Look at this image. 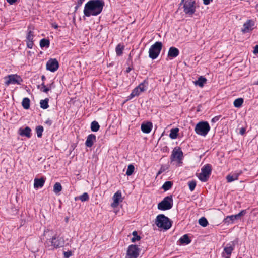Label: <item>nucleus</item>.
Instances as JSON below:
<instances>
[{
    "mask_svg": "<svg viewBox=\"0 0 258 258\" xmlns=\"http://www.w3.org/2000/svg\"><path fill=\"white\" fill-rule=\"evenodd\" d=\"M105 3L103 0H90L85 4L83 11L84 17L96 16L102 11Z\"/></svg>",
    "mask_w": 258,
    "mask_h": 258,
    "instance_id": "obj_1",
    "label": "nucleus"
},
{
    "mask_svg": "<svg viewBox=\"0 0 258 258\" xmlns=\"http://www.w3.org/2000/svg\"><path fill=\"white\" fill-rule=\"evenodd\" d=\"M64 244L63 238L55 235L52 238L48 239L44 242L45 247L48 250H53L63 247Z\"/></svg>",
    "mask_w": 258,
    "mask_h": 258,
    "instance_id": "obj_2",
    "label": "nucleus"
},
{
    "mask_svg": "<svg viewBox=\"0 0 258 258\" xmlns=\"http://www.w3.org/2000/svg\"><path fill=\"white\" fill-rule=\"evenodd\" d=\"M155 224L159 228L168 230L172 226V221L164 214H159L156 217Z\"/></svg>",
    "mask_w": 258,
    "mask_h": 258,
    "instance_id": "obj_3",
    "label": "nucleus"
},
{
    "mask_svg": "<svg viewBox=\"0 0 258 258\" xmlns=\"http://www.w3.org/2000/svg\"><path fill=\"white\" fill-rule=\"evenodd\" d=\"M180 5H183L184 12L188 15H192L196 12L195 0H181Z\"/></svg>",
    "mask_w": 258,
    "mask_h": 258,
    "instance_id": "obj_4",
    "label": "nucleus"
},
{
    "mask_svg": "<svg viewBox=\"0 0 258 258\" xmlns=\"http://www.w3.org/2000/svg\"><path fill=\"white\" fill-rule=\"evenodd\" d=\"M210 130V126L207 121H200L198 123L195 128L197 134L205 137Z\"/></svg>",
    "mask_w": 258,
    "mask_h": 258,
    "instance_id": "obj_5",
    "label": "nucleus"
},
{
    "mask_svg": "<svg viewBox=\"0 0 258 258\" xmlns=\"http://www.w3.org/2000/svg\"><path fill=\"white\" fill-rule=\"evenodd\" d=\"M162 48V42L159 41L156 42L149 48V57L152 59L157 58L161 51Z\"/></svg>",
    "mask_w": 258,
    "mask_h": 258,
    "instance_id": "obj_6",
    "label": "nucleus"
},
{
    "mask_svg": "<svg viewBox=\"0 0 258 258\" xmlns=\"http://www.w3.org/2000/svg\"><path fill=\"white\" fill-rule=\"evenodd\" d=\"M212 172V166L209 164L204 165L201 169V172L198 176L200 180L206 182L208 180Z\"/></svg>",
    "mask_w": 258,
    "mask_h": 258,
    "instance_id": "obj_7",
    "label": "nucleus"
},
{
    "mask_svg": "<svg viewBox=\"0 0 258 258\" xmlns=\"http://www.w3.org/2000/svg\"><path fill=\"white\" fill-rule=\"evenodd\" d=\"M173 201L171 195L165 197L163 200L158 203V209L165 211L169 210L173 207Z\"/></svg>",
    "mask_w": 258,
    "mask_h": 258,
    "instance_id": "obj_8",
    "label": "nucleus"
},
{
    "mask_svg": "<svg viewBox=\"0 0 258 258\" xmlns=\"http://www.w3.org/2000/svg\"><path fill=\"white\" fill-rule=\"evenodd\" d=\"M183 158V154L181 149L179 147L174 148L170 157L171 162L177 161L178 163H180L182 162Z\"/></svg>",
    "mask_w": 258,
    "mask_h": 258,
    "instance_id": "obj_9",
    "label": "nucleus"
},
{
    "mask_svg": "<svg viewBox=\"0 0 258 258\" xmlns=\"http://www.w3.org/2000/svg\"><path fill=\"white\" fill-rule=\"evenodd\" d=\"M5 85L9 86L10 84H21V83L23 81L20 76L17 74L9 75L5 77Z\"/></svg>",
    "mask_w": 258,
    "mask_h": 258,
    "instance_id": "obj_10",
    "label": "nucleus"
},
{
    "mask_svg": "<svg viewBox=\"0 0 258 258\" xmlns=\"http://www.w3.org/2000/svg\"><path fill=\"white\" fill-rule=\"evenodd\" d=\"M140 251L136 245L132 244L128 247L126 258H137Z\"/></svg>",
    "mask_w": 258,
    "mask_h": 258,
    "instance_id": "obj_11",
    "label": "nucleus"
},
{
    "mask_svg": "<svg viewBox=\"0 0 258 258\" xmlns=\"http://www.w3.org/2000/svg\"><path fill=\"white\" fill-rule=\"evenodd\" d=\"M246 213V210H243L237 214L227 216L224 219V222L225 223H227L228 224L232 223L234 220L240 219L241 217L244 216Z\"/></svg>",
    "mask_w": 258,
    "mask_h": 258,
    "instance_id": "obj_12",
    "label": "nucleus"
},
{
    "mask_svg": "<svg viewBox=\"0 0 258 258\" xmlns=\"http://www.w3.org/2000/svg\"><path fill=\"white\" fill-rule=\"evenodd\" d=\"M59 67V63L56 59L51 58L46 63V69L52 72L56 71Z\"/></svg>",
    "mask_w": 258,
    "mask_h": 258,
    "instance_id": "obj_13",
    "label": "nucleus"
},
{
    "mask_svg": "<svg viewBox=\"0 0 258 258\" xmlns=\"http://www.w3.org/2000/svg\"><path fill=\"white\" fill-rule=\"evenodd\" d=\"M254 22L252 20L246 21L243 25L241 31L243 33H246L251 31L253 29Z\"/></svg>",
    "mask_w": 258,
    "mask_h": 258,
    "instance_id": "obj_14",
    "label": "nucleus"
},
{
    "mask_svg": "<svg viewBox=\"0 0 258 258\" xmlns=\"http://www.w3.org/2000/svg\"><path fill=\"white\" fill-rule=\"evenodd\" d=\"M34 37V32L31 30H28V32L26 36V43L27 47L29 48H32L34 43L33 39Z\"/></svg>",
    "mask_w": 258,
    "mask_h": 258,
    "instance_id": "obj_15",
    "label": "nucleus"
},
{
    "mask_svg": "<svg viewBox=\"0 0 258 258\" xmlns=\"http://www.w3.org/2000/svg\"><path fill=\"white\" fill-rule=\"evenodd\" d=\"M234 249V245L230 243L226 245V247L224 248V251L222 253V256H225V258H230V256Z\"/></svg>",
    "mask_w": 258,
    "mask_h": 258,
    "instance_id": "obj_16",
    "label": "nucleus"
},
{
    "mask_svg": "<svg viewBox=\"0 0 258 258\" xmlns=\"http://www.w3.org/2000/svg\"><path fill=\"white\" fill-rule=\"evenodd\" d=\"M153 125L151 122H143L141 126V131L145 134H149L151 131Z\"/></svg>",
    "mask_w": 258,
    "mask_h": 258,
    "instance_id": "obj_17",
    "label": "nucleus"
},
{
    "mask_svg": "<svg viewBox=\"0 0 258 258\" xmlns=\"http://www.w3.org/2000/svg\"><path fill=\"white\" fill-rule=\"evenodd\" d=\"M121 192L120 190H118L114 194L113 197V202L111 204L112 207H116L119 204L120 201H121Z\"/></svg>",
    "mask_w": 258,
    "mask_h": 258,
    "instance_id": "obj_18",
    "label": "nucleus"
},
{
    "mask_svg": "<svg viewBox=\"0 0 258 258\" xmlns=\"http://www.w3.org/2000/svg\"><path fill=\"white\" fill-rule=\"evenodd\" d=\"M242 173V171H239L238 172H235L234 173L228 174L226 176V179L228 182H231L236 180L238 179V178L239 175H240Z\"/></svg>",
    "mask_w": 258,
    "mask_h": 258,
    "instance_id": "obj_19",
    "label": "nucleus"
},
{
    "mask_svg": "<svg viewBox=\"0 0 258 258\" xmlns=\"http://www.w3.org/2000/svg\"><path fill=\"white\" fill-rule=\"evenodd\" d=\"M96 137L94 134H90L87 137L86 141L85 142V145L87 147H91L95 142H96Z\"/></svg>",
    "mask_w": 258,
    "mask_h": 258,
    "instance_id": "obj_20",
    "label": "nucleus"
},
{
    "mask_svg": "<svg viewBox=\"0 0 258 258\" xmlns=\"http://www.w3.org/2000/svg\"><path fill=\"white\" fill-rule=\"evenodd\" d=\"M179 54V51L177 48L171 47L168 52V57H169L170 59H172L178 56Z\"/></svg>",
    "mask_w": 258,
    "mask_h": 258,
    "instance_id": "obj_21",
    "label": "nucleus"
},
{
    "mask_svg": "<svg viewBox=\"0 0 258 258\" xmlns=\"http://www.w3.org/2000/svg\"><path fill=\"white\" fill-rule=\"evenodd\" d=\"M45 181V178L44 177H41L40 178H35L34 179V188H41L43 186Z\"/></svg>",
    "mask_w": 258,
    "mask_h": 258,
    "instance_id": "obj_22",
    "label": "nucleus"
},
{
    "mask_svg": "<svg viewBox=\"0 0 258 258\" xmlns=\"http://www.w3.org/2000/svg\"><path fill=\"white\" fill-rule=\"evenodd\" d=\"M19 131L20 132V134L21 136H26V137H27L28 138H30L31 137V128L29 127L26 126L24 129L20 128Z\"/></svg>",
    "mask_w": 258,
    "mask_h": 258,
    "instance_id": "obj_23",
    "label": "nucleus"
},
{
    "mask_svg": "<svg viewBox=\"0 0 258 258\" xmlns=\"http://www.w3.org/2000/svg\"><path fill=\"white\" fill-rule=\"evenodd\" d=\"M179 241L180 244L182 245H187L189 244L191 241L188 234H184V235H183L182 237H180Z\"/></svg>",
    "mask_w": 258,
    "mask_h": 258,
    "instance_id": "obj_24",
    "label": "nucleus"
},
{
    "mask_svg": "<svg viewBox=\"0 0 258 258\" xmlns=\"http://www.w3.org/2000/svg\"><path fill=\"white\" fill-rule=\"evenodd\" d=\"M206 82L207 79L206 78L203 76H200L198 78V80L195 82V84L196 85L199 86L200 87H203L204 85V84L206 83Z\"/></svg>",
    "mask_w": 258,
    "mask_h": 258,
    "instance_id": "obj_25",
    "label": "nucleus"
},
{
    "mask_svg": "<svg viewBox=\"0 0 258 258\" xmlns=\"http://www.w3.org/2000/svg\"><path fill=\"white\" fill-rule=\"evenodd\" d=\"M148 85V81L147 80H145L143 82L140 83L137 87L140 90V92H143L145 91L147 89Z\"/></svg>",
    "mask_w": 258,
    "mask_h": 258,
    "instance_id": "obj_26",
    "label": "nucleus"
},
{
    "mask_svg": "<svg viewBox=\"0 0 258 258\" xmlns=\"http://www.w3.org/2000/svg\"><path fill=\"white\" fill-rule=\"evenodd\" d=\"M179 129L178 128H172L170 130L169 137L172 139H176L178 136Z\"/></svg>",
    "mask_w": 258,
    "mask_h": 258,
    "instance_id": "obj_27",
    "label": "nucleus"
},
{
    "mask_svg": "<svg viewBox=\"0 0 258 258\" xmlns=\"http://www.w3.org/2000/svg\"><path fill=\"white\" fill-rule=\"evenodd\" d=\"M30 100L29 98L27 97L24 98L22 102L23 107L25 109H28L30 108Z\"/></svg>",
    "mask_w": 258,
    "mask_h": 258,
    "instance_id": "obj_28",
    "label": "nucleus"
},
{
    "mask_svg": "<svg viewBox=\"0 0 258 258\" xmlns=\"http://www.w3.org/2000/svg\"><path fill=\"white\" fill-rule=\"evenodd\" d=\"M124 49V46L121 45V44H118L115 48V51L116 53L117 56H121L123 53V50Z\"/></svg>",
    "mask_w": 258,
    "mask_h": 258,
    "instance_id": "obj_29",
    "label": "nucleus"
},
{
    "mask_svg": "<svg viewBox=\"0 0 258 258\" xmlns=\"http://www.w3.org/2000/svg\"><path fill=\"white\" fill-rule=\"evenodd\" d=\"M48 101V98H45L44 100H41L40 102L41 108H42L43 109H46L48 108L49 107Z\"/></svg>",
    "mask_w": 258,
    "mask_h": 258,
    "instance_id": "obj_30",
    "label": "nucleus"
},
{
    "mask_svg": "<svg viewBox=\"0 0 258 258\" xmlns=\"http://www.w3.org/2000/svg\"><path fill=\"white\" fill-rule=\"evenodd\" d=\"M50 45V41L48 39L43 38L40 41V46L41 48H48Z\"/></svg>",
    "mask_w": 258,
    "mask_h": 258,
    "instance_id": "obj_31",
    "label": "nucleus"
},
{
    "mask_svg": "<svg viewBox=\"0 0 258 258\" xmlns=\"http://www.w3.org/2000/svg\"><path fill=\"white\" fill-rule=\"evenodd\" d=\"M77 199H79L82 202H85L89 200V197L87 192H84L79 197L75 198V200H77Z\"/></svg>",
    "mask_w": 258,
    "mask_h": 258,
    "instance_id": "obj_32",
    "label": "nucleus"
},
{
    "mask_svg": "<svg viewBox=\"0 0 258 258\" xmlns=\"http://www.w3.org/2000/svg\"><path fill=\"white\" fill-rule=\"evenodd\" d=\"M100 125L98 122L93 121L91 124V130L92 132H97L99 130Z\"/></svg>",
    "mask_w": 258,
    "mask_h": 258,
    "instance_id": "obj_33",
    "label": "nucleus"
},
{
    "mask_svg": "<svg viewBox=\"0 0 258 258\" xmlns=\"http://www.w3.org/2000/svg\"><path fill=\"white\" fill-rule=\"evenodd\" d=\"M244 102L243 99L242 98H238L235 99L234 101L233 104L235 107H240Z\"/></svg>",
    "mask_w": 258,
    "mask_h": 258,
    "instance_id": "obj_34",
    "label": "nucleus"
},
{
    "mask_svg": "<svg viewBox=\"0 0 258 258\" xmlns=\"http://www.w3.org/2000/svg\"><path fill=\"white\" fill-rule=\"evenodd\" d=\"M173 185V182L172 181H166L162 185V188L164 191H167L169 190Z\"/></svg>",
    "mask_w": 258,
    "mask_h": 258,
    "instance_id": "obj_35",
    "label": "nucleus"
},
{
    "mask_svg": "<svg viewBox=\"0 0 258 258\" xmlns=\"http://www.w3.org/2000/svg\"><path fill=\"white\" fill-rule=\"evenodd\" d=\"M62 190V186L59 182H56L54 185L53 191L55 194H57Z\"/></svg>",
    "mask_w": 258,
    "mask_h": 258,
    "instance_id": "obj_36",
    "label": "nucleus"
},
{
    "mask_svg": "<svg viewBox=\"0 0 258 258\" xmlns=\"http://www.w3.org/2000/svg\"><path fill=\"white\" fill-rule=\"evenodd\" d=\"M199 224L202 227H206L208 224V220L204 217H201L199 220Z\"/></svg>",
    "mask_w": 258,
    "mask_h": 258,
    "instance_id": "obj_37",
    "label": "nucleus"
},
{
    "mask_svg": "<svg viewBox=\"0 0 258 258\" xmlns=\"http://www.w3.org/2000/svg\"><path fill=\"white\" fill-rule=\"evenodd\" d=\"M43 130V127L41 125L37 126L36 127V132L37 133V136L38 138H41L42 137Z\"/></svg>",
    "mask_w": 258,
    "mask_h": 258,
    "instance_id": "obj_38",
    "label": "nucleus"
},
{
    "mask_svg": "<svg viewBox=\"0 0 258 258\" xmlns=\"http://www.w3.org/2000/svg\"><path fill=\"white\" fill-rule=\"evenodd\" d=\"M132 235L133 236V237L131 239V241L132 242H135L136 241L140 240L141 237L138 235V233L136 231H133L132 233Z\"/></svg>",
    "mask_w": 258,
    "mask_h": 258,
    "instance_id": "obj_39",
    "label": "nucleus"
},
{
    "mask_svg": "<svg viewBox=\"0 0 258 258\" xmlns=\"http://www.w3.org/2000/svg\"><path fill=\"white\" fill-rule=\"evenodd\" d=\"M134 169H135V167H134V165L132 164H130L127 167L126 174L127 176L131 175L133 173V172L134 171Z\"/></svg>",
    "mask_w": 258,
    "mask_h": 258,
    "instance_id": "obj_40",
    "label": "nucleus"
},
{
    "mask_svg": "<svg viewBox=\"0 0 258 258\" xmlns=\"http://www.w3.org/2000/svg\"><path fill=\"white\" fill-rule=\"evenodd\" d=\"M189 189L192 191L194 190L196 186V181L195 180H191L188 183Z\"/></svg>",
    "mask_w": 258,
    "mask_h": 258,
    "instance_id": "obj_41",
    "label": "nucleus"
},
{
    "mask_svg": "<svg viewBox=\"0 0 258 258\" xmlns=\"http://www.w3.org/2000/svg\"><path fill=\"white\" fill-rule=\"evenodd\" d=\"M168 169V167L165 165H162L160 170L158 171L157 173V176L161 174L162 173L164 172L166 170Z\"/></svg>",
    "mask_w": 258,
    "mask_h": 258,
    "instance_id": "obj_42",
    "label": "nucleus"
},
{
    "mask_svg": "<svg viewBox=\"0 0 258 258\" xmlns=\"http://www.w3.org/2000/svg\"><path fill=\"white\" fill-rule=\"evenodd\" d=\"M132 92H133L134 95H135L136 96H139L140 94V93H142L141 92H140V90L137 87L134 89Z\"/></svg>",
    "mask_w": 258,
    "mask_h": 258,
    "instance_id": "obj_43",
    "label": "nucleus"
},
{
    "mask_svg": "<svg viewBox=\"0 0 258 258\" xmlns=\"http://www.w3.org/2000/svg\"><path fill=\"white\" fill-rule=\"evenodd\" d=\"M63 255L64 258H69L72 255V252L70 251H64Z\"/></svg>",
    "mask_w": 258,
    "mask_h": 258,
    "instance_id": "obj_44",
    "label": "nucleus"
},
{
    "mask_svg": "<svg viewBox=\"0 0 258 258\" xmlns=\"http://www.w3.org/2000/svg\"><path fill=\"white\" fill-rule=\"evenodd\" d=\"M220 115L215 116L214 118L212 119L211 122L213 123H215L218 121L220 119Z\"/></svg>",
    "mask_w": 258,
    "mask_h": 258,
    "instance_id": "obj_45",
    "label": "nucleus"
},
{
    "mask_svg": "<svg viewBox=\"0 0 258 258\" xmlns=\"http://www.w3.org/2000/svg\"><path fill=\"white\" fill-rule=\"evenodd\" d=\"M45 123L46 124H47L48 126H50L52 124V120L50 119V118H48L45 121Z\"/></svg>",
    "mask_w": 258,
    "mask_h": 258,
    "instance_id": "obj_46",
    "label": "nucleus"
},
{
    "mask_svg": "<svg viewBox=\"0 0 258 258\" xmlns=\"http://www.w3.org/2000/svg\"><path fill=\"white\" fill-rule=\"evenodd\" d=\"M40 90L42 92L47 93L49 91V89H48V88L47 87V86H45L44 87H41Z\"/></svg>",
    "mask_w": 258,
    "mask_h": 258,
    "instance_id": "obj_47",
    "label": "nucleus"
},
{
    "mask_svg": "<svg viewBox=\"0 0 258 258\" xmlns=\"http://www.w3.org/2000/svg\"><path fill=\"white\" fill-rule=\"evenodd\" d=\"M246 129L245 127H241L239 131V134L243 135L245 133Z\"/></svg>",
    "mask_w": 258,
    "mask_h": 258,
    "instance_id": "obj_48",
    "label": "nucleus"
},
{
    "mask_svg": "<svg viewBox=\"0 0 258 258\" xmlns=\"http://www.w3.org/2000/svg\"><path fill=\"white\" fill-rule=\"evenodd\" d=\"M203 4L205 5H209L211 2H212L213 0H203Z\"/></svg>",
    "mask_w": 258,
    "mask_h": 258,
    "instance_id": "obj_49",
    "label": "nucleus"
},
{
    "mask_svg": "<svg viewBox=\"0 0 258 258\" xmlns=\"http://www.w3.org/2000/svg\"><path fill=\"white\" fill-rule=\"evenodd\" d=\"M7 2L10 4V5H13L15 2H17V0H6Z\"/></svg>",
    "mask_w": 258,
    "mask_h": 258,
    "instance_id": "obj_50",
    "label": "nucleus"
},
{
    "mask_svg": "<svg viewBox=\"0 0 258 258\" xmlns=\"http://www.w3.org/2000/svg\"><path fill=\"white\" fill-rule=\"evenodd\" d=\"M253 53H255V54H258V45H256L254 47V50H253Z\"/></svg>",
    "mask_w": 258,
    "mask_h": 258,
    "instance_id": "obj_51",
    "label": "nucleus"
},
{
    "mask_svg": "<svg viewBox=\"0 0 258 258\" xmlns=\"http://www.w3.org/2000/svg\"><path fill=\"white\" fill-rule=\"evenodd\" d=\"M82 4H80L79 5V2L77 3V5L75 7V11H76L78 10V9L82 5Z\"/></svg>",
    "mask_w": 258,
    "mask_h": 258,
    "instance_id": "obj_52",
    "label": "nucleus"
},
{
    "mask_svg": "<svg viewBox=\"0 0 258 258\" xmlns=\"http://www.w3.org/2000/svg\"><path fill=\"white\" fill-rule=\"evenodd\" d=\"M53 85V82L51 83V84H47V85L46 86L47 88H48L49 89V91L51 89V88H52V86Z\"/></svg>",
    "mask_w": 258,
    "mask_h": 258,
    "instance_id": "obj_53",
    "label": "nucleus"
},
{
    "mask_svg": "<svg viewBox=\"0 0 258 258\" xmlns=\"http://www.w3.org/2000/svg\"><path fill=\"white\" fill-rule=\"evenodd\" d=\"M133 69V68L129 67H128L126 70V73H129Z\"/></svg>",
    "mask_w": 258,
    "mask_h": 258,
    "instance_id": "obj_54",
    "label": "nucleus"
},
{
    "mask_svg": "<svg viewBox=\"0 0 258 258\" xmlns=\"http://www.w3.org/2000/svg\"><path fill=\"white\" fill-rule=\"evenodd\" d=\"M52 26L55 29H57L58 27L57 24H56V23H52Z\"/></svg>",
    "mask_w": 258,
    "mask_h": 258,
    "instance_id": "obj_55",
    "label": "nucleus"
},
{
    "mask_svg": "<svg viewBox=\"0 0 258 258\" xmlns=\"http://www.w3.org/2000/svg\"><path fill=\"white\" fill-rule=\"evenodd\" d=\"M135 96V95H134V94L133 93V92H132V93H131L130 96H129V98L130 99H132L133 98V97H134Z\"/></svg>",
    "mask_w": 258,
    "mask_h": 258,
    "instance_id": "obj_56",
    "label": "nucleus"
},
{
    "mask_svg": "<svg viewBox=\"0 0 258 258\" xmlns=\"http://www.w3.org/2000/svg\"><path fill=\"white\" fill-rule=\"evenodd\" d=\"M85 0H77V2H79V5L80 4H83V3L85 1Z\"/></svg>",
    "mask_w": 258,
    "mask_h": 258,
    "instance_id": "obj_57",
    "label": "nucleus"
},
{
    "mask_svg": "<svg viewBox=\"0 0 258 258\" xmlns=\"http://www.w3.org/2000/svg\"><path fill=\"white\" fill-rule=\"evenodd\" d=\"M46 78L44 75H42L41 76V79L43 81H44L45 80Z\"/></svg>",
    "mask_w": 258,
    "mask_h": 258,
    "instance_id": "obj_58",
    "label": "nucleus"
},
{
    "mask_svg": "<svg viewBox=\"0 0 258 258\" xmlns=\"http://www.w3.org/2000/svg\"><path fill=\"white\" fill-rule=\"evenodd\" d=\"M41 87H45V86H46L45 85L44 83V82H43V83L41 84Z\"/></svg>",
    "mask_w": 258,
    "mask_h": 258,
    "instance_id": "obj_59",
    "label": "nucleus"
},
{
    "mask_svg": "<svg viewBox=\"0 0 258 258\" xmlns=\"http://www.w3.org/2000/svg\"><path fill=\"white\" fill-rule=\"evenodd\" d=\"M255 8H256V11H257V12H258V4H257V5H256Z\"/></svg>",
    "mask_w": 258,
    "mask_h": 258,
    "instance_id": "obj_60",
    "label": "nucleus"
},
{
    "mask_svg": "<svg viewBox=\"0 0 258 258\" xmlns=\"http://www.w3.org/2000/svg\"><path fill=\"white\" fill-rule=\"evenodd\" d=\"M68 220V218H66V221H67Z\"/></svg>",
    "mask_w": 258,
    "mask_h": 258,
    "instance_id": "obj_61",
    "label": "nucleus"
}]
</instances>
